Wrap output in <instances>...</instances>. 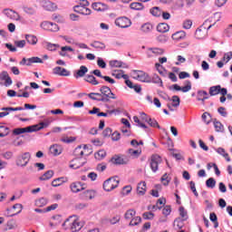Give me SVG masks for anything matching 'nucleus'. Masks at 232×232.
Returning a JSON list of instances; mask_svg holds the SVG:
<instances>
[{"mask_svg": "<svg viewBox=\"0 0 232 232\" xmlns=\"http://www.w3.org/2000/svg\"><path fill=\"white\" fill-rule=\"evenodd\" d=\"M62 226L65 230L70 229L72 232H78L84 227V222L81 221L77 216H70Z\"/></svg>", "mask_w": 232, "mask_h": 232, "instance_id": "1", "label": "nucleus"}, {"mask_svg": "<svg viewBox=\"0 0 232 232\" xmlns=\"http://www.w3.org/2000/svg\"><path fill=\"white\" fill-rule=\"evenodd\" d=\"M47 124L44 122H40L38 125H33L28 126L25 128H17L14 129L13 133L14 135H21L23 133H32L34 131H39L40 130H43L44 128H46Z\"/></svg>", "mask_w": 232, "mask_h": 232, "instance_id": "2", "label": "nucleus"}, {"mask_svg": "<svg viewBox=\"0 0 232 232\" xmlns=\"http://www.w3.org/2000/svg\"><path fill=\"white\" fill-rule=\"evenodd\" d=\"M132 78H134L136 81H140V82H151V76L143 71H132Z\"/></svg>", "mask_w": 232, "mask_h": 232, "instance_id": "3", "label": "nucleus"}, {"mask_svg": "<svg viewBox=\"0 0 232 232\" xmlns=\"http://www.w3.org/2000/svg\"><path fill=\"white\" fill-rule=\"evenodd\" d=\"M207 23H209V21H205V23L196 30V39L201 40L206 39V37H208V30H209L213 26V24H209L208 27H206Z\"/></svg>", "mask_w": 232, "mask_h": 232, "instance_id": "4", "label": "nucleus"}, {"mask_svg": "<svg viewBox=\"0 0 232 232\" xmlns=\"http://www.w3.org/2000/svg\"><path fill=\"white\" fill-rule=\"evenodd\" d=\"M31 159L32 155L30 154V152H24L16 158L15 164L16 166H18V168H26Z\"/></svg>", "mask_w": 232, "mask_h": 232, "instance_id": "5", "label": "nucleus"}, {"mask_svg": "<svg viewBox=\"0 0 232 232\" xmlns=\"http://www.w3.org/2000/svg\"><path fill=\"white\" fill-rule=\"evenodd\" d=\"M101 94L103 98V102H110V101L117 99L115 93L111 92V89L108 86H102L100 89Z\"/></svg>", "mask_w": 232, "mask_h": 232, "instance_id": "6", "label": "nucleus"}, {"mask_svg": "<svg viewBox=\"0 0 232 232\" xmlns=\"http://www.w3.org/2000/svg\"><path fill=\"white\" fill-rule=\"evenodd\" d=\"M119 179L117 178H110L103 182V189L105 191H113L119 187Z\"/></svg>", "mask_w": 232, "mask_h": 232, "instance_id": "7", "label": "nucleus"}, {"mask_svg": "<svg viewBox=\"0 0 232 232\" xmlns=\"http://www.w3.org/2000/svg\"><path fill=\"white\" fill-rule=\"evenodd\" d=\"M162 163V158L159 154H154L150 157V166L153 173L159 171V164Z\"/></svg>", "mask_w": 232, "mask_h": 232, "instance_id": "8", "label": "nucleus"}, {"mask_svg": "<svg viewBox=\"0 0 232 232\" xmlns=\"http://www.w3.org/2000/svg\"><path fill=\"white\" fill-rule=\"evenodd\" d=\"M86 164V159L84 158H76L72 160L69 163V168L71 169H79V168H82Z\"/></svg>", "mask_w": 232, "mask_h": 232, "instance_id": "9", "label": "nucleus"}, {"mask_svg": "<svg viewBox=\"0 0 232 232\" xmlns=\"http://www.w3.org/2000/svg\"><path fill=\"white\" fill-rule=\"evenodd\" d=\"M218 93L227 95V89L222 88L220 85H215L209 88V95L211 97H215V95H218Z\"/></svg>", "mask_w": 232, "mask_h": 232, "instance_id": "10", "label": "nucleus"}, {"mask_svg": "<svg viewBox=\"0 0 232 232\" xmlns=\"http://www.w3.org/2000/svg\"><path fill=\"white\" fill-rule=\"evenodd\" d=\"M115 24L120 28H129V26H131V20L128 17H120L115 20Z\"/></svg>", "mask_w": 232, "mask_h": 232, "instance_id": "11", "label": "nucleus"}, {"mask_svg": "<svg viewBox=\"0 0 232 232\" xmlns=\"http://www.w3.org/2000/svg\"><path fill=\"white\" fill-rule=\"evenodd\" d=\"M41 27L48 32H59V25L52 22H44L41 24Z\"/></svg>", "mask_w": 232, "mask_h": 232, "instance_id": "12", "label": "nucleus"}, {"mask_svg": "<svg viewBox=\"0 0 232 232\" xmlns=\"http://www.w3.org/2000/svg\"><path fill=\"white\" fill-rule=\"evenodd\" d=\"M35 63L42 64L43 60L39 57H32L29 59L23 58L22 61L20 62V64H21V66H24V64H26V66H32V64H34Z\"/></svg>", "mask_w": 232, "mask_h": 232, "instance_id": "13", "label": "nucleus"}, {"mask_svg": "<svg viewBox=\"0 0 232 232\" xmlns=\"http://www.w3.org/2000/svg\"><path fill=\"white\" fill-rule=\"evenodd\" d=\"M71 190L72 191V193H79V191H82L84 189H86V184L82 183L80 181H76L71 184L70 186Z\"/></svg>", "mask_w": 232, "mask_h": 232, "instance_id": "14", "label": "nucleus"}, {"mask_svg": "<svg viewBox=\"0 0 232 232\" xmlns=\"http://www.w3.org/2000/svg\"><path fill=\"white\" fill-rule=\"evenodd\" d=\"M73 12H75L76 14H81L82 15H92V9L88 7L74 5Z\"/></svg>", "mask_w": 232, "mask_h": 232, "instance_id": "15", "label": "nucleus"}, {"mask_svg": "<svg viewBox=\"0 0 232 232\" xmlns=\"http://www.w3.org/2000/svg\"><path fill=\"white\" fill-rule=\"evenodd\" d=\"M53 73H54V75H60L61 77H68L70 75L68 70L59 66L53 69Z\"/></svg>", "mask_w": 232, "mask_h": 232, "instance_id": "16", "label": "nucleus"}, {"mask_svg": "<svg viewBox=\"0 0 232 232\" xmlns=\"http://www.w3.org/2000/svg\"><path fill=\"white\" fill-rule=\"evenodd\" d=\"M0 79L1 81H5V86H12V78L8 74V72L3 71L0 73Z\"/></svg>", "mask_w": 232, "mask_h": 232, "instance_id": "17", "label": "nucleus"}, {"mask_svg": "<svg viewBox=\"0 0 232 232\" xmlns=\"http://www.w3.org/2000/svg\"><path fill=\"white\" fill-rule=\"evenodd\" d=\"M42 6L44 10H47V12H54V10H57V5L51 1H44Z\"/></svg>", "mask_w": 232, "mask_h": 232, "instance_id": "18", "label": "nucleus"}, {"mask_svg": "<svg viewBox=\"0 0 232 232\" xmlns=\"http://www.w3.org/2000/svg\"><path fill=\"white\" fill-rule=\"evenodd\" d=\"M4 14L13 21H19V14L12 9H5Z\"/></svg>", "mask_w": 232, "mask_h": 232, "instance_id": "19", "label": "nucleus"}, {"mask_svg": "<svg viewBox=\"0 0 232 232\" xmlns=\"http://www.w3.org/2000/svg\"><path fill=\"white\" fill-rule=\"evenodd\" d=\"M111 164H115L116 166H121L122 164H128V161L124 160L121 156H114L111 159Z\"/></svg>", "mask_w": 232, "mask_h": 232, "instance_id": "20", "label": "nucleus"}, {"mask_svg": "<svg viewBox=\"0 0 232 232\" xmlns=\"http://www.w3.org/2000/svg\"><path fill=\"white\" fill-rule=\"evenodd\" d=\"M148 55L149 57H153L154 55H162L164 53V49L159 48V47H153V48H149L148 49ZM153 53V54H151Z\"/></svg>", "mask_w": 232, "mask_h": 232, "instance_id": "21", "label": "nucleus"}, {"mask_svg": "<svg viewBox=\"0 0 232 232\" xmlns=\"http://www.w3.org/2000/svg\"><path fill=\"white\" fill-rule=\"evenodd\" d=\"M128 154L131 159H139L140 155H142V149L140 148L137 150L129 149Z\"/></svg>", "mask_w": 232, "mask_h": 232, "instance_id": "22", "label": "nucleus"}, {"mask_svg": "<svg viewBox=\"0 0 232 232\" xmlns=\"http://www.w3.org/2000/svg\"><path fill=\"white\" fill-rule=\"evenodd\" d=\"M148 188L146 187V181H141L137 186V193L140 196L146 195V190Z\"/></svg>", "mask_w": 232, "mask_h": 232, "instance_id": "23", "label": "nucleus"}, {"mask_svg": "<svg viewBox=\"0 0 232 232\" xmlns=\"http://www.w3.org/2000/svg\"><path fill=\"white\" fill-rule=\"evenodd\" d=\"M88 146L84 145L83 148L82 146H79L75 149L74 153L76 157H82V155H88Z\"/></svg>", "mask_w": 232, "mask_h": 232, "instance_id": "24", "label": "nucleus"}, {"mask_svg": "<svg viewBox=\"0 0 232 232\" xmlns=\"http://www.w3.org/2000/svg\"><path fill=\"white\" fill-rule=\"evenodd\" d=\"M111 68H128V64L119 60H112L110 62Z\"/></svg>", "mask_w": 232, "mask_h": 232, "instance_id": "25", "label": "nucleus"}, {"mask_svg": "<svg viewBox=\"0 0 232 232\" xmlns=\"http://www.w3.org/2000/svg\"><path fill=\"white\" fill-rule=\"evenodd\" d=\"M88 73V67L82 65L80 69L74 73L75 79H79L80 77H84Z\"/></svg>", "mask_w": 232, "mask_h": 232, "instance_id": "26", "label": "nucleus"}, {"mask_svg": "<svg viewBox=\"0 0 232 232\" xmlns=\"http://www.w3.org/2000/svg\"><path fill=\"white\" fill-rule=\"evenodd\" d=\"M89 99L92 101H98L99 102H104V98L102 93L99 92H91L88 94Z\"/></svg>", "mask_w": 232, "mask_h": 232, "instance_id": "27", "label": "nucleus"}, {"mask_svg": "<svg viewBox=\"0 0 232 232\" xmlns=\"http://www.w3.org/2000/svg\"><path fill=\"white\" fill-rule=\"evenodd\" d=\"M50 153L54 156L61 155L63 153V148L59 145H52L50 147Z\"/></svg>", "mask_w": 232, "mask_h": 232, "instance_id": "28", "label": "nucleus"}, {"mask_svg": "<svg viewBox=\"0 0 232 232\" xmlns=\"http://www.w3.org/2000/svg\"><path fill=\"white\" fill-rule=\"evenodd\" d=\"M92 6L96 12H104V10H108V6L102 3H93Z\"/></svg>", "mask_w": 232, "mask_h": 232, "instance_id": "29", "label": "nucleus"}, {"mask_svg": "<svg viewBox=\"0 0 232 232\" xmlns=\"http://www.w3.org/2000/svg\"><path fill=\"white\" fill-rule=\"evenodd\" d=\"M157 30L160 32V34H166V32H169V25L166 23L159 24Z\"/></svg>", "mask_w": 232, "mask_h": 232, "instance_id": "30", "label": "nucleus"}, {"mask_svg": "<svg viewBox=\"0 0 232 232\" xmlns=\"http://www.w3.org/2000/svg\"><path fill=\"white\" fill-rule=\"evenodd\" d=\"M112 76L115 77V79H130V76L128 74H124V71H114L112 72Z\"/></svg>", "mask_w": 232, "mask_h": 232, "instance_id": "31", "label": "nucleus"}, {"mask_svg": "<svg viewBox=\"0 0 232 232\" xmlns=\"http://www.w3.org/2000/svg\"><path fill=\"white\" fill-rule=\"evenodd\" d=\"M66 182V178L62 177V178H57L52 181V186L53 188H59V186H63Z\"/></svg>", "mask_w": 232, "mask_h": 232, "instance_id": "32", "label": "nucleus"}, {"mask_svg": "<svg viewBox=\"0 0 232 232\" xmlns=\"http://www.w3.org/2000/svg\"><path fill=\"white\" fill-rule=\"evenodd\" d=\"M12 209L14 210V212L13 214H9L8 217H15V215H19V213H21V211H23V205L22 204H14L12 208ZM16 209V211H15Z\"/></svg>", "mask_w": 232, "mask_h": 232, "instance_id": "33", "label": "nucleus"}, {"mask_svg": "<svg viewBox=\"0 0 232 232\" xmlns=\"http://www.w3.org/2000/svg\"><path fill=\"white\" fill-rule=\"evenodd\" d=\"M150 13L154 17H160L162 15V9H160V7L155 6L150 10Z\"/></svg>", "mask_w": 232, "mask_h": 232, "instance_id": "34", "label": "nucleus"}, {"mask_svg": "<svg viewBox=\"0 0 232 232\" xmlns=\"http://www.w3.org/2000/svg\"><path fill=\"white\" fill-rule=\"evenodd\" d=\"M82 197L85 200H92V198H95V190H86L83 192Z\"/></svg>", "mask_w": 232, "mask_h": 232, "instance_id": "35", "label": "nucleus"}, {"mask_svg": "<svg viewBox=\"0 0 232 232\" xmlns=\"http://www.w3.org/2000/svg\"><path fill=\"white\" fill-rule=\"evenodd\" d=\"M135 215H137V211H135V209H129L125 212L124 218L126 220H131L135 218Z\"/></svg>", "mask_w": 232, "mask_h": 232, "instance_id": "36", "label": "nucleus"}, {"mask_svg": "<svg viewBox=\"0 0 232 232\" xmlns=\"http://www.w3.org/2000/svg\"><path fill=\"white\" fill-rule=\"evenodd\" d=\"M130 8L131 10H144V5H142V3H139V2H133L130 5Z\"/></svg>", "mask_w": 232, "mask_h": 232, "instance_id": "37", "label": "nucleus"}, {"mask_svg": "<svg viewBox=\"0 0 232 232\" xmlns=\"http://www.w3.org/2000/svg\"><path fill=\"white\" fill-rule=\"evenodd\" d=\"M150 82H153L154 84H159L160 87L164 86L162 83V79H160V76L158 74H154L152 77H150Z\"/></svg>", "mask_w": 232, "mask_h": 232, "instance_id": "38", "label": "nucleus"}, {"mask_svg": "<svg viewBox=\"0 0 232 232\" xmlns=\"http://www.w3.org/2000/svg\"><path fill=\"white\" fill-rule=\"evenodd\" d=\"M198 101H202V102H204V101H207V99H209V96L208 95V92L206 91H198Z\"/></svg>", "mask_w": 232, "mask_h": 232, "instance_id": "39", "label": "nucleus"}, {"mask_svg": "<svg viewBox=\"0 0 232 232\" xmlns=\"http://www.w3.org/2000/svg\"><path fill=\"white\" fill-rule=\"evenodd\" d=\"M153 30V24L150 23H146L141 25V32H144L145 34H150Z\"/></svg>", "mask_w": 232, "mask_h": 232, "instance_id": "40", "label": "nucleus"}, {"mask_svg": "<svg viewBox=\"0 0 232 232\" xmlns=\"http://www.w3.org/2000/svg\"><path fill=\"white\" fill-rule=\"evenodd\" d=\"M85 81L86 82H90V84H92L93 86H97V84H99V82L97 81V79L95 78V76L93 75H87L85 77Z\"/></svg>", "mask_w": 232, "mask_h": 232, "instance_id": "41", "label": "nucleus"}, {"mask_svg": "<svg viewBox=\"0 0 232 232\" xmlns=\"http://www.w3.org/2000/svg\"><path fill=\"white\" fill-rule=\"evenodd\" d=\"M184 37H186V34L182 31L177 32L172 34V39L174 41H180V39H184Z\"/></svg>", "mask_w": 232, "mask_h": 232, "instance_id": "42", "label": "nucleus"}, {"mask_svg": "<svg viewBox=\"0 0 232 232\" xmlns=\"http://www.w3.org/2000/svg\"><path fill=\"white\" fill-rule=\"evenodd\" d=\"M66 52H73V48H72L71 46H63L61 48L59 55H61L62 57H66Z\"/></svg>", "mask_w": 232, "mask_h": 232, "instance_id": "43", "label": "nucleus"}, {"mask_svg": "<svg viewBox=\"0 0 232 232\" xmlns=\"http://www.w3.org/2000/svg\"><path fill=\"white\" fill-rule=\"evenodd\" d=\"M45 48L50 52H55L57 48H60V45L57 44L45 43Z\"/></svg>", "mask_w": 232, "mask_h": 232, "instance_id": "44", "label": "nucleus"}, {"mask_svg": "<svg viewBox=\"0 0 232 232\" xmlns=\"http://www.w3.org/2000/svg\"><path fill=\"white\" fill-rule=\"evenodd\" d=\"M25 39L29 44H37V37L35 35L27 34Z\"/></svg>", "mask_w": 232, "mask_h": 232, "instance_id": "45", "label": "nucleus"}, {"mask_svg": "<svg viewBox=\"0 0 232 232\" xmlns=\"http://www.w3.org/2000/svg\"><path fill=\"white\" fill-rule=\"evenodd\" d=\"M10 133V129L5 126H0V138L6 137Z\"/></svg>", "mask_w": 232, "mask_h": 232, "instance_id": "46", "label": "nucleus"}, {"mask_svg": "<svg viewBox=\"0 0 232 232\" xmlns=\"http://www.w3.org/2000/svg\"><path fill=\"white\" fill-rule=\"evenodd\" d=\"M91 46H92V48H96V50H104V48H106L104 44L97 41L92 43Z\"/></svg>", "mask_w": 232, "mask_h": 232, "instance_id": "47", "label": "nucleus"}, {"mask_svg": "<svg viewBox=\"0 0 232 232\" xmlns=\"http://www.w3.org/2000/svg\"><path fill=\"white\" fill-rule=\"evenodd\" d=\"M53 177V170H47L42 177H40L41 180H50Z\"/></svg>", "mask_w": 232, "mask_h": 232, "instance_id": "48", "label": "nucleus"}, {"mask_svg": "<svg viewBox=\"0 0 232 232\" xmlns=\"http://www.w3.org/2000/svg\"><path fill=\"white\" fill-rule=\"evenodd\" d=\"M142 222V218L140 217H134L131 218L129 226H139Z\"/></svg>", "mask_w": 232, "mask_h": 232, "instance_id": "49", "label": "nucleus"}, {"mask_svg": "<svg viewBox=\"0 0 232 232\" xmlns=\"http://www.w3.org/2000/svg\"><path fill=\"white\" fill-rule=\"evenodd\" d=\"M206 186H207V188H210L211 189H213V188H215V186H217V181L215 180V179L209 178L206 181Z\"/></svg>", "mask_w": 232, "mask_h": 232, "instance_id": "50", "label": "nucleus"}, {"mask_svg": "<svg viewBox=\"0 0 232 232\" xmlns=\"http://www.w3.org/2000/svg\"><path fill=\"white\" fill-rule=\"evenodd\" d=\"M185 84H186L185 86L181 87V92L183 93H188V92H190V90H191V82L186 81Z\"/></svg>", "mask_w": 232, "mask_h": 232, "instance_id": "51", "label": "nucleus"}, {"mask_svg": "<svg viewBox=\"0 0 232 232\" xmlns=\"http://www.w3.org/2000/svg\"><path fill=\"white\" fill-rule=\"evenodd\" d=\"M179 211L182 220H186L188 218V211L186 208H184V207H179Z\"/></svg>", "mask_w": 232, "mask_h": 232, "instance_id": "52", "label": "nucleus"}, {"mask_svg": "<svg viewBox=\"0 0 232 232\" xmlns=\"http://www.w3.org/2000/svg\"><path fill=\"white\" fill-rule=\"evenodd\" d=\"M36 206H38V208H43L44 206H46V204H48V200L44 198H42L40 199H37L35 201Z\"/></svg>", "mask_w": 232, "mask_h": 232, "instance_id": "53", "label": "nucleus"}, {"mask_svg": "<svg viewBox=\"0 0 232 232\" xmlns=\"http://www.w3.org/2000/svg\"><path fill=\"white\" fill-rule=\"evenodd\" d=\"M142 218H144V220H153V218H155V214H153V212H144L142 214Z\"/></svg>", "mask_w": 232, "mask_h": 232, "instance_id": "54", "label": "nucleus"}, {"mask_svg": "<svg viewBox=\"0 0 232 232\" xmlns=\"http://www.w3.org/2000/svg\"><path fill=\"white\" fill-rule=\"evenodd\" d=\"M147 122L151 126V128H158L159 130H160V125H159L157 120L150 118Z\"/></svg>", "mask_w": 232, "mask_h": 232, "instance_id": "55", "label": "nucleus"}, {"mask_svg": "<svg viewBox=\"0 0 232 232\" xmlns=\"http://www.w3.org/2000/svg\"><path fill=\"white\" fill-rule=\"evenodd\" d=\"M214 128L216 131H218V132L224 131V125H222L220 121H214Z\"/></svg>", "mask_w": 232, "mask_h": 232, "instance_id": "56", "label": "nucleus"}, {"mask_svg": "<svg viewBox=\"0 0 232 232\" xmlns=\"http://www.w3.org/2000/svg\"><path fill=\"white\" fill-rule=\"evenodd\" d=\"M191 26H193V21H191L190 19H187L183 22V28L185 30H189Z\"/></svg>", "mask_w": 232, "mask_h": 232, "instance_id": "57", "label": "nucleus"}, {"mask_svg": "<svg viewBox=\"0 0 232 232\" xmlns=\"http://www.w3.org/2000/svg\"><path fill=\"white\" fill-rule=\"evenodd\" d=\"M172 102H173L172 106L174 108H177V107L180 106V98L179 96H177V95H174L172 97Z\"/></svg>", "mask_w": 232, "mask_h": 232, "instance_id": "58", "label": "nucleus"}, {"mask_svg": "<svg viewBox=\"0 0 232 232\" xmlns=\"http://www.w3.org/2000/svg\"><path fill=\"white\" fill-rule=\"evenodd\" d=\"M174 226H176L178 229H182V227H184V220L180 218L176 219Z\"/></svg>", "mask_w": 232, "mask_h": 232, "instance_id": "59", "label": "nucleus"}, {"mask_svg": "<svg viewBox=\"0 0 232 232\" xmlns=\"http://www.w3.org/2000/svg\"><path fill=\"white\" fill-rule=\"evenodd\" d=\"M131 186H125L123 187L122 190H121V195H123V197H126L129 193H131Z\"/></svg>", "mask_w": 232, "mask_h": 232, "instance_id": "60", "label": "nucleus"}, {"mask_svg": "<svg viewBox=\"0 0 232 232\" xmlns=\"http://www.w3.org/2000/svg\"><path fill=\"white\" fill-rule=\"evenodd\" d=\"M201 117L204 122H206L207 124H209V122H211V115H209L208 112H204Z\"/></svg>", "mask_w": 232, "mask_h": 232, "instance_id": "61", "label": "nucleus"}, {"mask_svg": "<svg viewBox=\"0 0 232 232\" xmlns=\"http://www.w3.org/2000/svg\"><path fill=\"white\" fill-rule=\"evenodd\" d=\"M232 59V52L226 53L222 58V61L228 63Z\"/></svg>", "mask_w": 232, "mask_h": 232, "instance_id": "62", "label": "nucleus"}, {"mask_svg": "<svg viewBox=\"0 0 232 232\" xmlns=\"http://www.w3.org/2000/svg\"><path fill=\"white\" fill-rule=\"evenodd\" d=\"M111 140H113V141L121 140V132H119L117 130L114 131L111 134Z\"/></svg>", "mask_w": 232, "mask_h": 232, "instance_id": "63", "label": "nucleus"}, {"mask_svg": "<svg viewBox=\"0 0 232 232\" xmlns=\"http://www.w3.org/2000/svg\"><path fill=\"white\" fill-rule=\"evenodd\" d=\"M14 45L16 46V48H24V46L26 45V41H15Z\"/></svg>", "mask_w": 232, "mask_h": 232, "instance_id": "64", "label": "nucleus"}]
</instances>
